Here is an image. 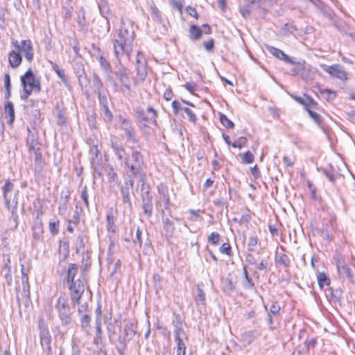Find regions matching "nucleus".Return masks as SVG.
I'll list each match as a JSON object with an SVG mask.
<instances>
[{
    "label": "nucleus",
    "instance_id": "obj_1",
    "mask_svg": "<svg viewBox=\"0 0 355 355\" xmlns=\"http://www.w3.org/2000/svg\"><path fill=\"white\" fill-rule=\"evenodd\" d=\"M11 44L15 48L8 55L9 66L11 68L16 69L20 66L22 62L21 53L28 62H31L33 60L35 53L31 40H22L20 42L17 40H12Z\"/></svg>",
    "mask_w": 355,
    "mask_h": 355
},
{
    "label": "nucleus",
    "instance_id": "obj_2",
    "mask_svg": "<svg viewBox=\"0 0 355 355\" xmlns=\"http://www.w3.org/2000/svg\"><path fill=\"white\" fill-rule=\"evenodd\" d=\"M135 38V34L133 31H129L125 27L119 29L114 42V52L116 58L123 54H131Z\"/></svg>",
    "mask_w": 355,
    "mask_h": 355
},
{
    "label": "nucleus",
    "instance_id": "obj_3",
    "mask_svg": "<svg viewBox=\"0 0 355 355\" xmlns=\"http://www.w3.org/2000/svg\"><path fill=\"white\" fill-rule=\"evenodd\" d=\"M20 80L23 88L21 98L24 101H26L32 93L38 94L42 90L40 80L35 76L31 68L21 76Z\"/></svg>",
    "mask_w": 355,
    "mask_h": 355
},
{
    "label": "nucleus",
    "instance_id": "obj_4",
    "mask_svg": "<svg viewBox=\"0 0 355 355\" xmlns=\"http://www.w3.org/2000/svg\"><path fill=\"white\" fill-rule=\"evenodd\" d=\"M292 98L304 107L309 116L316 124L318 125H322V118L320 114L316 112V110H318V103L317 101L307 94H304L303 97L293 95Z\"/></svg>",
    "mask_w": 355,
    "mask_h": 355
},
{
    "label": "nucleus",
    "instance_id": "obj_5",
    "mask_svg": "<svg viewBox=\"0 0 355 355\" xmlns=\"http://www.w3.org/2000/svg\"><path fill=\"white\" fill-rule=\"evenodd\" d=\"M337 271L339 276L346 278L352 284L355 283V258L352 257L348 263H346L343 257L338 256L336 260Z\"/></svg>",
    "mask_w": 355,
    "mask_h": 355
},
{
    "label": "nucleus",
    "instance_id": "obj_6",
    "mask_svg": "<svg viewBox=\"0 0 355 355\" xmlns=\"http://www.w3.org/2000/svg\"><path fill=\"white\" fill-rule=\"evenodd\" d=\"M322 68L331 76L336 78L342 81H345L348 78V73L344 67L338 64H334L330 66L322 64Z\"/></svg>",
    "mask_w": 355,
    "mask_h": 355
},
{
    "label": "nucleus",
    "instance_id": "obj_7",
    "mask_svg": "<svg viewBox=\"0 0 355 355\" xmlns=\"http://www.w3.org/2000/svg\"><path fill=\"white\" fill-rule=\"evenodd\" d=\"M67 284L68 288L70 291L71 302L74 304H78L85 291L83 284L81 281L78 280L76 282H72Z\"/></svg>",
    "mask_w": 355,
    "mask_h": 355
},
{
    "label": "nucleus",
    "instance_id": "obj_8",
    "mask_svg": "<svg viewBox=\"0 0 355 355\" xmlns=\"http://www.w3.org/2000/svg\"><path fill=\"white\" fill-rule=\"evenodd\" d=\"M13 183L11 182L10 180L7 179L5 180V183L2 188V190L6 207L11 211L12 215L14 216L16 218H17V205L16 204L14 207H12L10 205V200L8 198V193L13 189Z\"/></svg>",
    "mask_w": 355,
    "mask_h": 355
},
{
    "label": "nucleus",
    "instance_id": "obj_9",
    "mask_svg": "<svg viewBox=\"0 0 355 355\" xmlns=\"http://www.w3.org/2000/svg\"><path fill=\"white\" fill-rule=\"evenodd\" d=\"M140 55V53H137V75H136V80L139 83L144 82L147 76V70L146 67L147 64L145 60L141 61L139 59Z\"/></svg>",
    "mask_w": 355,
    "mask_h": 355
},
{
    "label": "nucleus",
    "instance_id": "obj_10",
    "mask_svg": "<svg viewBox=\"0 0 355 355\" xmlns=\"http://www.w3.org/2000/svg\"><path fill=\"white\" fill-rule=\"evenodd\" d=\"M121 124L127 139L132 141L133 142H137L135 129L131 125L130 121L125 118H122L121 119Z\"/></svg>",
    "mask_w": 355,
    "mask_h": 355
},
{
    "label": "nucleus",
    "instance_id": "obj_11",
    "mask_svg": "<svg viewBox=\"0 0 355 355\" xmlns=\"http://www.w3.org/2000/svg\"><path fill=\"white\" fill-rule=\"evenodd\" d=\"M3 112L5 114V118L7 119V123L8 125H12L15 119V109L13 103L11 101H6L4 105Z\"/></svg>",
    "mask_w": 355,
    "mask_h": 355
},
{
    "label": "nucleus",
    "instance_id": "obj_12",
    "mask_svg": "<svg viewBox=\"0 0 355 355\" xmlns=\"http://www.w3.org/2000/svg\"><path fill=\"white\" fill-rule=\"evenodd\" d=\"M268 51L277 58L284 60L287 63L293 64L294 62L284 52L274 46H268Z\"/></svg>",
    "mask_w": 355,
    "mask_h": 355
},
{
    "label": "nucleus",
    "instance_id": "obj_13",
    "mask_svg": "<svg viewBox=\"0 0 355 355\" xmlns=\"http://www.w3.org/2000/svg\"><path fill=\"white\" fill-rule=\"evenodd\" d=\"M28 150L33 153L36 155V159L41 160L42 153L40 152V148L37 147L38 141L37 139L32 138L31 140H27Z\"/></svg>",
    "mask_w": 355,
    "mask_h": 355
},
{
    "label": "nucleus",
    "instance_id": "obj_14",
    "mask_svg": "<svg viewBox=\"0 0 355 355\" xmlns=\"http://www.w3.org/2000/svg\"><path fill=\"white\" fill-rule=\"evenodd\" d=\"M68 302V297L65 293H62L60 294L58 299V302L56 304V309L59 312H64L66 310L69 309V306L67 304Z\"/></svg>",
    "mask_w": 355,
    "mask_h": 355
},
{
    "label": "nucleus",
    "instance_id": "obj_15",
    "mask_svg": "<svg viewBox=\"0 0 355 355\" xmlns=\"http://www.w3.org/2000/svg\"><path fill=\"white\" fill-rule=\"evenodd\" d=\"M116 212V209L111 208L110 211L107 213L106 216L107 220V228L109 232H115V216L114 214Z\"/></svg>",
    "mask_w": 355,
    "mask_h": 355
},
{
    "label": "nucleus",
    "instance_id": "obj_16",
    "mask_svg": "<svg viewBox=\"0 0 355 355\" xmlns=\"http://www.w3.org/2000/svg\"><path fill=\"white\" fill-rule=\"evenodd\" d=\"M40 342L42 345H46L48 349L51 350V336L49 331L46 328H43L40 331Z\"/></svg>",
    "mask_w": 355,
    "mask_h": 355
},
{
    "label": "nucleus",
    "instance_id": "obj_17",
    "mask_svg": "<svg viewBox=\"0 0 355 355\" xmlns=\"http://www.w3.org/2000/svg\"><path fill=\"white\" fill-rule=\"evenodd\" d=\"M131 157L134 160L135 164H132L130 168V170L134 172L140 166L141 164L143 163V155L139 151L135 150L132 153Z\"/></svg>",
    "mask_w": 355,
    "mask_h": 355
},
{
    "label": "nucleus",
    "instance_id": "obj_18",
    "mask_svg": "<svg viewBox=\"0 0 355 355\" xmlns=\"http://www.w3.org/2000/svg\"><path fill=\"white\" fill-rule=\"evenodd\" d=\"M78 273V266L76 263H70L68 269L66 280L67 284L76 282L74 279Z\"/></svg>",
    "mask_w": 355,
    "mask_h": 355
},
{
    "label": "nucleus",
    "instance_id": "obj_19",
    "mask_svg": "<svg viewBox=\"0 0 355 355\" xmlns=\"http://www.w3.org/2000/svg\"><path fill=\"white\" fill-rule=\"evenodd\" d=\"M116 76L121 85L128 90H130V78L128 74L123 71H120L116 73Z\"/></svg>",
    "mask_w": 355,
    "mask_h": 355
},
{
    "label": "nucleus",
    "instance_id": "obj_20",
    "mask_svg": "<svg viewBox=\"0 0 355 355\" xmlns=\"http://www.w3.org/2000/svg\"><path fill=\"white\" fill-rule=\"evenodd\" d=\"M189 37L192 40H198L202 35V31L199 26L191 25L189 28Z\"/></svg>",
    "mask_w": 355,
    "mask_h": 355
},
{
    "label": "nucleus",
    "instance_id": "obj_21",
    "mask_svg": "<svg viewBox=\"0 0 355 355\" xmlns=\"http://www.w3.org/2000/svg\"><path fill=\"white\" fill-rule=\"evenodd\" d=\"M51 64L58 76L60 78L64 84L67 85L68 83V79L64 69H61L56 63L51 62Z\"/></svg>",
    "mask_w": 355,
    "mask_h": 355
},
{
    "label": "nucleus",
    "instance_id": "obj_22",
    "mask_svg": "<svg viewBox=\"0 0 355 355\" xmlns=\"http://www.w3.org/2000/svg\"><path fill=\"white\" fill-rule=\"evenodd\" d=\"M147 112L148 114V116H141V121L145 123H156V118L157 116V111L154 110L153 107H149L147 109Z\"/></svg>",
    "mask_w": 355,
    "mask_h": 355
},
{
    "label": "nucleus",
    "instance_id": "obj_23",
    "mask_svg": "<svg viewBox=\"0 0 355 355\" xmlns=\"http://www.w3.org/2000/svg\"><path fill=\"white\" fill-rule=\"evenodd\" d=\"M33 235L35 239H40V237L44 233L43 224L41 220H39L34 223L32 227Z\"/></svg>",
    "mask_w": 355,
    "mask_h": 355
},
{
    "label": "nucleus",
    "instance_id": "obj_24",
    "mask_svg": "<svg viewBox=\"0 0 355 355\" xmlns=\"http://www.w3.org/2000/svg\"><path fill=\"white\" fill-rule=\"evenodd\" d=\"M317 279L320 288H323L324 286H329L331 282L330 279L324 272H319L317 275Z\"/></svg>",
    "mask_w": 355,
    "mask_h": 355
},
{
    "label": "nucleus",
    "instance_id": "obj_25",
    "mask_svg": "<svg viewBox=\"0 0 355 355\" xmlns=\"http://www.w3.org/2000/svg\"><path fill=\"white\" fill-rule=\"evenodd\" d=\"M239 156L241 159V162L244 164H252L254 160V155L250 150H247L243 153H241Z\"/></svg>",
    "mask_w": 355,
    "mask_h": 355
},
{
    "label": "nucleus",
    "instance_id": "obj_26",
    "mask_svg": "<svg viewBox=\"0 0 355 355\" xmlns=\"http://www.w3.org/2000/svg\"><path fill=\"white\" fill-rule=\"evenodd\" d=\"M276 263L279 266L288 268L291 265V261L286 254H280L276 259Z\"/></svg>",
    "mask_w": 355,
    "mask_h": 355
},
{
    "label": "nucleus",
    "instance_id": "obj_27",
    "mask_svg": "<svg viewBox=\"0 0 355 355\" xmlns=\"http://www.w3.org/2000/svg\"><path fill=\"white\" fill-rule=\"evenodd\" d=\"M219 119L225 128L227 129H233L234 128V123L225 114L219 113Z\"/></svg>",
    "mask_w": 355,
    "mask_h": 355
},
{
    "label": "nucleus",
    "instance_id": "obj_28",
    "mask_svg": "<svg viewBox=\"0 0 355 355\" xmlns=\"http://www.w3.org/2000/svg\"><path fill=\"white\" fill-rule=\"evenodd\" d=\"M219 251L221 254L227 255L228 257L233 256V252L229 241L223 243L219 248Z\"/></svg>",
    "mask_w": 355,
    "mask_h": 355
},
{
    "label": "nucleus",
    "instance_id": "obj_29",
    "mask_svg": "<svg viewBox=\"0 0 355 355\" xmlns=\"http://www.w3.org/2000/svg\"><path fill=\"white\" fill-rule=\"evenodd\" d=\"M248 138L242 136L238 138L237 140L234 141L232 144V147L234 148L242 149L245 148L248 144Z\"/></svg>",
    "mask_w": 355,
    "mask_h": 355
},
{
    "label": "nucleus",
    "instance_id": "obj_30",
    "mask_svg": "<svg viewBox=\"0 0 355 355\" xmlns=\"http://www.w3.org/2000/svg\"><path fill=\"white\" fill-rule=\"evenodd\" d=\"M220 240V235L216 232H211L207 237L208 242L213 245H217Z\"/></svg>",
    "mask_w": 355,
    "mask_h": 355
},
{
    "label": "nucleus",
    "instance_id": "obj_31",
    "mask_svg": "<svg viewBox=\"0 0 355 355\" xmlns=\"http://www.w3.org/2000/svg\"><path fill=\"white\" fill-rule=\"evenodd\" d=\"M243 274L245 278L244 286L246 288H252L254 286L252 279L249 276L248 270L245 268H243Z\"/></svg>",
    "mask_w": 355,
    "mask_h": 355
},
{
    "label": "nucleus",
    "instance_id": "obj_32",
    "mask_svg": "<svg viewBox=\"0 0 355 355\" xmlns=\"http://www.w3.org/2000/svg\"><path fill=\"white\" fill-rule=\"evenodd\" d=\"M171 6L177 9L180 13H182L184 7V0H169Z\"/></svg>",
    "mask_w": 355,
    "mask_h": 355
},
{
    "label": "nucleus",
    "instance_id": "obj_33",
    "mask_svg": "<svg viewBox=\"0 0 355 355\" xmlns=\"http://www.w3.org/2000/svg\"><path fill=\"white\" fill-rule=\"evenodd\" d=\"M183 111L188 116L189 121L193 124H196L198 121V117L195 112L189 107L183 108Z\"/></svg>",
    "mask_w": 355,
    "mask_h": 355
},
{
    "label": "nucleus",
    "instance_id": "obj_34",
    "mask_svg": "<svg viewBox=\"0 0 355 355\" xmlns=\"http://www.w3.org/2000/svg\"><path fill=\"white\" fill-rule=\"evenodd\" d=\"M59 224L60 221L58 220L56 221L49 223V231L53 236H55L58 234Z\"/></svg>",
    "mask_w": 355,
    "mask_h": 355
},
{
    "label": "nucleus",
    "instance_id": "obj_35",
    "mask_svg": "<svg viewBox=\"0 0 355 355\" xmlns=\"http://www.w3.org/2000/svg\"><path fill=\"white\" fill-rule=\"evenodd\" d=\"M319 92L321 94H324L327 96L328 101L334 99L336 96V92L328 89H320Z\"/></svg>",
    "mask_w": 355,
    "mask_h": 355
},
{
    "label": "nucleus",
    "instance_id": "obj_36",
    "mask_svg": "<svg viewBox=\"0 0 355 355\" xmlns=\"http://www.w3.org/2000/svg\"><path fill=\"white\" fill-rule=\"evenodd\" d=\"M258 244V238L257 236H251L248 243V249L249 251H254Z\"/></svg>",
    "mask_w": 355,
    "mask_h": 355
},
{
    "label": "nucleus",
    "instance_id": "obj_37",
    "mask_svg": "<svg viewBox=\"0 0 355 355\" xmlns=\"http://www.w3.org/2000/svg\"><path fill=\"white\" fill-rule=\"evenodd\" d=\"M91 318L87 314H85L80 319L81 327L83 329L90 328Z\"/></svg>",
    "mask_w": 355,
    "mask_h": 355
},
{
    "label": "nucleus",
    "instance_id": "obj_38",
    "mask_svg": "<svg viewBox=\"0 0 355 355\" xmlns=\"http://www.w3.org/2000/svg\"><path fill=\"white\" fill-rule=\"evenodd\" d=\"M281 311V306L278 302L275 301L272 302L270 307V311L272 314L277 315Z\"/></svg>",
    "mask_w": 355,
    "mask_h": 355
},
{
    "label": "nucleus",
    "instance_id": "obj_39",
    "mask_svg": "<svg viewBox=\"0 0 355 355\" xmlns=\"http://www.w3.org/2000/svg\"><path fill=\"white\" fill-rule=\"evenodd\" d=\"M143 209L145 214L148 216H151L153 212V205L150 199H149L147 202L144 204Z\"/></svg>",
    "mask_w": 355,
    "mask_h": 355
},
{
    "label": "nucleus",
    "instance_id": "obj_40",
    "mask_svg": "<svg viewBox=\"0 0 355 355\" xmlns=\"http://www.w3.org/2000/svg\"><path fill=\"white\" fill-rule=\"evenodd\" d=\"M186 11L191 17L195 18L196 19H198L199 15L195 7L188 6L186 8Z\"/></svg>",
    "mask_w": 355,
    "mask_h": 355
},
{
    "label": "nucleus",
    "instance_id": "obj_41",
    "mask_svg": "<svg viewBox=\"0 0 355 355\" xmlns=\"http://www.w3.org/2000/svg\"><path fill=\"white\" fill-rule=\"evenodd\" d=\"M295 158L294 156L285 155L283 157V162L286 166L291 167L294 165Z\"/></svg>",
    "mask_w": 355,
    "mask_h": 355
},
{
    "label": "nucleus",
    "instance_id": "obj_42",
    "mask_svg": "<svg viewBox=\"0 0 355 355\" xmlns=\"http://www.w3.org/2000/svg\"><path fill=\"white\" fill-rule=\"evenodd\" d=\"M250 171L254 179H259L261 178V172L257 164L251 167Z\"/></svg>",
    "mask_w": 355,
    "mask_h": 355
},
{
    "label": "nucleus",
    "instance_id": "obj_43",
    "mask_svg": "<svg viewBox=\"0 0 355 355\" xmlns=\"http://www.w3.org/2000/svg\"><path fill=\"white\" fill-rule=\"evenodd\" d=\"M171 106L173 108V112L175 115L178 114L180 110H183V108L181 107L180 103L176 100L172 102Z\"/></svg>",
    "mask_w": 355,
    "mask_h": 355
},
{
    "label": "nucleus",
    "instance_id": "obj_44",
    "mask_svg": "<svg viewBox=\"0 0 355 355\" xmlns=\"http://www.w3.org/2000/svg\"><path fill=\"white\" fill-rule=\"evenodd\" d=\"M173 96H174V94H173V90L171 88L166 89L164 91V94H163V98L166 101H171L173 99Z\"/></svg>",
    "mask_w": 355,
    "mask_h": 355
},
{
    "label": "nucleus",
    "instance_id": "obj_45",
    "mask_svg": "<svg viewBox=\"0 0 355 355\" xmlns=\"http://www.w3.org/2000/svg\"><path fill=\"white\" fill-rule=\"evenodd\" d=\"M203 46L207 51H211L214 48V40L209 39L203 43Z\"/></svg>",
    "mask_w": 355,
    "mask_h": 355
},
{
    "label": "nucleus",
    "instance_id": "obj_46",
    "mask_svg": "<svg viewBox=\"0 0 355 355\" xmlns=\"http://www.w3.org/2000/svg\"><path fill=\"white\" fill-rule=\"evenodd\" d=\"M98 62L101 64V66L104 68L105 69H108L110 68V64L109 62L107 60V59L103 56L101 55L98 58Z\"/></svg>",
    "mask_w": 355,
    "mask_h": 355
},
{
    "label": "nucleus",
    "instance_id": "obj_47",
    "mask_svg": "<svg viewBox=\"0 0 355 355\" xmlns=\"http://www.w3.org/2000/svg\"><path fill=\"white\" fill-rule=\"evenodd\" d=\"M214 177L207 178L205 182L203 184V189L207 190L209 188L213 186L215 182L214 173H213Z\"/></svg>",
    "mask_w": 355,
    "mask_h": 355
},
{
    "label": "nucleus",
    "instance_id": "obj_48",
    "mask_svg": "<svg viewBox=\"0 0 355 355\" xmlns=\"http://www.w3.org/2000/svg\"><path fill=\"white\" fill-rule=\"evenodd\" d=\"M184 87L191 94L196 91V85L192 83H186L184 85Z\"/></svg>",
    "mask_w": 355,
    "mask_h": 355
},
{
    "label": "nucleus",
    "instance_id": "obj_49",
    "mask_svg": "<svg viewBox=\"0 0 355 355\" xmlns=\"http://www.w3.org/2000/svg\"><path fill=\"white\" fill-rule=\"evenodd\" d=\"M175 336H182L185 337L186 334L183 327H182V324H180V327H177L175 329Z\"/></svg>",
    "mask_w": 355,
    "mask_h": 355
},
{
    "label": "nucleus",
    "instance_id": "obj_50",
    "mask_svg": "<svg viewBox=\"0 0 355 355\" xmlns=\"http://www.w3.org/2000/svg\"><path fill=\"white\" fill-rule=\"evenodd\" d=\"M4 87L5 89H11L10 77L8 73L4 74Z\"/></svg>",
    "mask_w": 355,
    "mask_h": 355
},
{
    "label": "nucleus",
    "instance_id": "obj_51",
    "mask_svg": "<svg viewBox=\"0 0 355 355\" xmlns=\"http://www.w3.org/2000/svg\"><path fill=\"white\" fill-rule=\"evenodd\" d=\"M177 355H186L185 344L177 345Z\"/></svg>",
    "mask_w": 355,
    "mask_h": 355
},
{
    "label": "nucleus",
    "instance_id": "obj_52",
    "mask_svg": "<svg viewBox=\"0 0 355 355\" xmlns=\"http://www.w3.org/2000/svg\"><path fill=\"white\" fill-rule=\"evenodd\" d=\"M81 198L83 200L86 207L89 206L88 195L86 189L81 192Z\"/></svg>",
    "mask_w": 355,
    "mask_h": 355
},
{
    "label": "nucleus",
    "instance_id": "obj_53",
    "mask_svg": "<svg viewBox=\"0 0 355 355\" xmlns=\"http://www.w3.org/2000/svg\"><path fill=\"white\" fill-rule=\"evenodd\" d=\"M252 217L250 214H243L241 216L240 221L242 223H248L250 221Z\"/></svg>",
    "mask_w": 355,
    "mask_h": 355
},
{
    "label": "nucleus",
    "instance_id": "obj_54",
    "mask_svg": "<svg viewBox=\"0 0 355 355\" xmlns=\"http://www.w3.org/2000/svg\"><path fill=\"white\" fill-rule=\"evenodd\" d=\"M141 230L139 229V227L137 228V232H136V239L139 245V246L142 244V239H141Z\"/></svg>",
    "mask_w": 355,
    "mask_h": 355
},
{
    "label": "nucleus",
    "instance_id": "obj_55",
    "mask_svg": "<svg viewBox=\"0 0 355 355\" xmlns=\"http://www.w3.org/2000/svg\"><path fill=\"white\" fill-rule=\"evenodd\" d=\"M202 211L200 209H197V210L191 209V210H189V214H191V216H192L193 217H194L196 218H200V213Z\"/></svg>",
    "mask_w": 355,
    "mask_h": 355
},
{
    "label": "nucleus",
    "instance_id": "obj_56",
    "mask_svg": "<svg viewBox=\"0 0 355 355\" xmlns=\"http://www.w3.org/2000/svg\"><path fill=\"white\" fill-rule=\"evenodd\" d=\"M259 270H264L267 268V262L265 260H261L257 266Z\"/></svg>",
    "mask_w": 355,
    "mask_h": 355
},
{
    "label": "nucleus",
    "instance_id": "obj_57",
    "mask_svg": "<svg viewBox=\"0 0 355 355\" xmlns=\"http://www.w3.org/2000/svg\"><path fill=\"white\" fill-rule=\"evenodd\" d=\"M88 310H89V307H88L87 304H86V303H85V304H83V305H81V306L78 308V312H79L80 313H87V312H88Z\"/></svg>",
    "mask_w": 355,
    "mask_h": 355
},
{
    "label": "nucleus",
    "instance_id": "obj_58",
    "mask_svg": "<svg viewBox=\"0 0 355 355\" xmlns=\"http://www.w3.org/2000/svg\"><path fill=\"white\" fill-rule=\"evenodd\" d=\"M108 177L110 180L114 181L117 179V174L113 169L108 173Z\"/></svg>",
    "mask_w": 355,
    "mask_h": 355
},
{
    "label": "nucleus",
    "instance_id": "obj_59",
    "mask_svg": "<svg viewBox=\"0 0 355 355\" xmlns=\"http://www.w3.org/2000/svg\"><path fill=\"white\" fill-rule=\"evenodd\" d=\"M164 224L165 228L171 227L173 230H174L173 224L170 219L166 218L164 221Z\"/></svg>",
    "mask_w": 355,
    "mask_h": 355
},
{
    "label": "nucleus",
    "instance_id": "obj_60",
    "mask_svg": "<svg viewBox=\"0 0 355 355\" xmlns=\"http://www.w3.org/2000/svg\"><path fill=\"white\" fill-rule=\"evenodd\" d=\"M317 344V339L316 338H311L309 341L306 342V345L308 347H315V345Z\"/></svg>",
    "mask_w": 355,
    "mask_h": 355
},
{
    "label": "nucleus",
    "instance_id": "obj_61",
    "mask_svg": "<svg viewBox=\"0 0 355 355\" xmlns=\"http://www.w3.org/2000/svg\"><path fill=\"white\" fill-rule=\"evenodd\" d=\"M222 137L223 138V139L225 140V143L228 145V146H232V141H231V139H230V137L225 133H223L222 135Z\"/></svg>",
    "mask_w": 355,
    "mask_h": 355
},
{
    "label": "nucleus",
    "instance_id": "obj_62",
    "mask_svg": "<svg viewBox=\"0 0 355 355\" xmlns=\"http://www.w3.org/2000/svg\"><path fill=\"white\" fill-rule=\"evenodd\" d=\"M255 315H256V312L254 310H251L246 313V316H247L248 319H251V318H254L255 316Z\"/></svg>",
    "mask_w": 355,
    "mask_h": 355
},
{
    "label": "nucleus",
    "instance_id": "obj_63",
    "mask_svg": "<svg viewBox=\"0 0 355 355\" xmlns=\"http://www.w3.org/2000/svg\"><path fill=\"white\" fill-rule=\"evenodd\" d=\"M184 337H182V336H175V341L177 343V345H180V344L181 345H184V342H183V338Z\"/></svg>",
    "mask_w": 355,
    "mask_h": 355
},
{
    "label": "nucleus",
    "instance_id": "obj_64",
    "mask_svg": "<svg viewBox=\"0 0 355 355\" xmlns=\"http://www.w3.org/2000/svg\"><path fill=\"white\" fill-rule=\"evenodd\" d=\"M269 230L272 234L277 235L278 233L277 230L274 226L272 225H269Z\"/></svg>",
    "mask_w": 355,
    "mask_h": 355
}]
</instances>
